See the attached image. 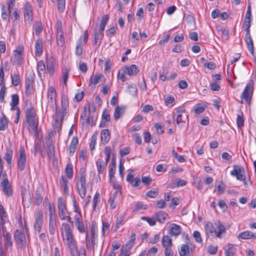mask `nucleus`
Instances as JSON below:
<instances>
[{"label": "nucleus", "instance_id": "obj_52", "mask_svg": "<svg viewBox=\"0 0 256 256\" xmlns=\"http://www.w3.org/2000/svg\"><path fill=\"white\" fill-rule=\"evenodd\" d=\"M56 230V219L50 220L49 230L50 234L54 235Z\"/></svg>", "mask_w": 256, "mask_h": 256}, {"label": "nucleus", "instance_id": "obj_58", "mask_svg": "<svg viewBox=\"0 0 256 256\" xmlns=\"http://www.w3.org/2000/svg\"><path fill=\"white\" fill-rule=\"evenodd\" d=\"M104 76L102 74H96L94 76H91L89 84H93L95 86L98 83L100 80Z\"/></svg>", "mask_w": 256, "mask_h": 256}, {"label": "nucleus", "instance_id": "obj_35", "mask_svg": "<svg viewBox=\"0 0 256 256\" xmlns=\"http://www.w3.org/2000/svg\"><path fill=\"white\" fill-rule=\"evenodd\" d=\"M124 74L128 76H133L138 72V70L136 64H132L130 66H126L124 70Z\"/></svg>", "mask_w": 256, "mask_h": 256}, {"label": "nucleus", "instance_id": "obj_3", "mask_svg": "<svg viewBox=\"0 0 256 256\" xmlns=\"http://www.w3.org/2000/svg\"><path fill=\"white\" fill-rule=\"evenodd\" d=\"M205 230L208 236H215L218 238H221L222 235L226 233L225 227L220 222H216L214 226L210 222H207L205 225Z\"/></svg>", "mask_w": 256, "mask_h": 256}, {"label": "nucleus", "instance_id": "obj_13", "mask_svg": "<svg viewBox=\"0 0 256 256\" xmlns=\"http://www.w3.org/2000/svg\"><path fill=\"white\" fill-rule=\"evenodd\" d=\"M48 102V106L52 108H54L56 105V92L55 88L50 86L47 92Z\"/></svg>", "mask_w": 256, "mask_h": 256}, {"label": "nucleus", "instance_id": "obj_9", "mask_svg": "<svg viewBox=\"0 0 256 256\" xmlns=\"http://www.w3.org/2000/svg\"><path fill=\"white\" fill-rule=\"evenodd\" d=\"M64 242L68 246L72 256H75L78 254L76 242L73 236L62 238Z\"/></svg>", "mask_w": 256, "mask_h": 256}, {"label": "nucleus", "instance_id": "obj_15", "mask_svg": "<svg viewBox=\"0 0 256 256\" xmlns=\"http://www.w3.org/2000/svg\"><path fill=\"white\" fill-rule=\"evenodd\" d=\"M195 249V245L191 244L188 245V244H183L181 246L178 250L180 256H193Z\"/></svg>", "mask_w": 256, "mask_h": 256}, {"label": "nucleus", "instance_id": "obj_4", "mask_svg": "<svg viewBox=\"0 0 256 256\" xmlns=\"http://www.w3.org/2000/svg\"><path fill=\"white\" fill-rule=\"evenodd\" d=\"M98 228L94 222H92L90 226V237L88 238V234H86V246L88 250L94 252V247L96 244V240L98 238L97 234Z\"/></svg>", "mask_w": 256, "mask_h": 256}, {"label": "nucleus", "instance_id": "obj_43", "mask_svg": "<svg viewBox=\"0 0 256 256\" xmlns=\"http://www.w3.org/2000/svg\"><path fill=\"white\" fill-rule=\"evenodd\" d=\"M109 16L108 14L104 15L102 18L98 32L102 33L104 34V32L105 28V26L108 20Z\"/></svg>", "mask_w": 256, "mask_h": 256}, {"label": "nucleus", "instance_id": "obj_27", "mask_svg": "<svg viewBox=\"0 0 256 256\" xmlns=\"http://www.w3.org/2000/svg\"><path fill=\"white\" fill-rule=\"evenodd\" d=\"M56 68V61L53 58H50L46 62V70L50 76L54 74Z\"/></svg>", "mask_w": 256, "mask_h": 256}, {"label": "nucleus", "instance_id": "obj_49", "mask_svg": "<svg viewBox=\"0 0 256 256\" xmlns=\"http://www.w3.org/2000/svg\"><path fill=\"white\" fill-rule=\"evenodd\" d=\"M164 100L166 106L172 107L174 105L175 99L174 96L168 95L164 97Z\"/></svg>", "mask_w": 256, "mask_h": 256}, {"label": "nucleus", "instance_id": "obj_48", "mask_svg": "<svg viewBox=\"0 0 256 256\" xmlns=\"http://www.w3.org/2000/svg\"><path fill=\"white\" fill-rule=\"evenodd\" d=\"M33 28L36 34L38 36L42 31V22L40 21L36 22L33 25Z\"/></svg>", "mask_w": 256, "mask_h": 256}, {"label": "nucleus", "instance_id": "obj_21", "mask_svg": "<svg viewBox=\"0 0 256 256\" xmlns=\"http://www.w3.org/2000/svg\"><path fill=\"white\" fill-rule=\"evenodd\" d=\"M73 225L64 222L62 224L60 230L62 238L73 236L72 234Z\"/></svg>", "mask_w": 256, "mask_h": 256}, {"label": "nucleus", "instance_id": "obj_62", "mask_svg": "<svg viewBox=\"0 0 256 256\" xmlns=\"http://www.w3.org/2000/svg\"><path fill=\"white\" fill-rule=\"evenodd\" d=\"M12 84L14 86H18L20 82V78L18 74H14L11 75Z\"/></svg>", "mask_w": 256, "mask_h": 256}, {"label": "nucleus", "instance_id": "obj_57", "mask_svg": "<svg viewBox=\"0 0 256 256\" xmlns=\"http://www.w3.org/2000/svg\"><path fill=\"white\" fill-rule=\"evenodd\" d=\"M65 173L68 178L71 179L73 177V166L70 164H68L65 168Z\"/></svg>", "mask_w": 256, "mask_h": 256}, {"label": "nucleus", "instance_id": "obj_5", "mask_svg": "<svg viewBox=\"0 0 256 256\" xmlns=\"http://www.w3.org/2000/svg\"><path fill=\"white\" fill-rule=\"evenodd\" d=\"M16 166L18 170L22 172L28 166L26 152L24 146H21L16 154Z\"/></svg>", "mask_w": 256, "mask_h": 256}, {"label": "nucleus", "instance_id": "obj_42", "mask_svg": "<svg viewBox=\"0 0 256 256\" xmlns=\"http://www.w3.org/2000/svg\"><path fill=\"white\" fill-rule=\"evenodd\" d=\"M162 244L164 248H172V240L168 236H164L162 238Z\"/></svg>", "mask_w": 256, "mask_h": 256}, {"label": "nucleus", "instance_id": "obj_30", "mask_svg": "<svg viewBox=\"0 0 256 256\" xmlns=\"http://www.w3.org/2000/svg\"><path fill=\"white\" fill-rule=\"evenodd\" d=\"M182 231L181 227L176 224H172L170 226V234L174 236H178Z\"/></svg>", "mask_w": 256, "mask_h": 256}, {"label": "nucleus", "instance_id": "obj_55", "mask_svg": "<svg viewBox=\"0 0 256 256\" xmlns=\"http://www.w3.org/2000/svg\"><path fill=\"white\" fill-rule=\"evenodd\" d=\"M236 250L232 244H228V248L226 250L224 254L226 256H234V254L236 252Z\"/></svg>", "mask_w": 256, "mask_h": 256}, {"label": "nucleus", "instance_id": "obj_17", "mask_svg": "<svg viewBox=\"0 0 256 256\" xmlns=\"http://www.w3.org/2000/svg\"><path fill=\"white\" fill-rule=\"evenodd\" d=\"M43 223V214L42 210H39L35 214L34 229L36 232H40Z\"/></svg>", "mask_w": 256, "mask_h": 256}, {"label": "nucleus", "instance_id": "obj_39", "mask_svg": "<svg viewBox=\"0 0 256 256\" xmlns=\"http://www.w3.org/2000/svg\"><path fill=\"white\" fill-rule=\"evenodd\" d=\"M12 156L13 151L12 149L10 148H6L4 156V159L8 166L12 164Z\"/></svg>", "mask_w": 256, "mask_h": 256}, {"label": "nucleus", "instance_id": "obj_18", "mask_svg": "<svg viewBox=\"0 0 256 256\" xmlns=\"http://www.w3.org/2000/svg\"><path fill=\"white\" fill-rule=\"evenodd\" d=\"M24 16L25 21L28 22H32L33 19V10L32 5L29 2H26L24 8Z\"/></svg>", "mask_w": 256, "mask_h": 256}, {"label": "nucleus", "instance_id": "obj_6", "mask_svg": "<svg viewBox=\"0 0 256 256\" xmlns=\"http://www.w3.org/2000/svg\"><path fill=\"white\" fill-rule=\"evenodd\" d=\"M0 190L8 197L12 196V188L10 184L8 175L6 172L2 174V179L0 183Z\"/></svg>", "mask_w": 256, "mask_h": 256}, {"label": "nucleus", "instance_id": "obj_24", "mask_svg": "<svg viewBox=\"0 0 256 256\" xmlns=\"http://www.w3.org/2000/svg\"><path fill=\"white\" fill-rule=\"evenodd\" d=\"M34 48L36 56H40L43 52V41L42 39L38 38L36 40L34 44Z\"/></svg>", "mask_w": 256, "mask_h": 256}, {"label": "nucleus", "instance_id": "obj_40", "mask_svg": "<svg viewBox=\"0 0 256 256\" xmlns=\"http://www.w3.org/2000/svg\"><path fill=\"white\" fill-rule=\"evenodd\" d=\"M104 36V34L96 32L94 34V40L93 44L96 46V48H98L101 43Z\"/></svg>", "mask_w": 256, "mask_h": 256}, {"label": "nucleus", "instance_id": "obj_63", "mask_svg": "<svg viewBox=\"0 0 256 256\" xmlns=\"http://www.w3.org/2000/svg\"><path fill=\"white\" fill-rule=\"evenodd\" d=\"M25 86H34V76L32 74L26 75L25 80Z\"/></svg>", "mask_w": 256, "mask_h": 256}, {"label": "nucleus", "instance_id": "obj_26", "mask_svg": "<svg viewBox=\"0 0 256 256\" xmlns=\"http://www.w3.org/2000/svg\"><path fill=\"white\" fill-rule=\"evenodd\" d=\"M244 40L250 53L252 54H254V46L253 41L251 38L250 32L246 33Z\"/></svg>", "mask_w": 256, "mask_h": 256}, {"label": "nucleus", "instance_id": "obj_22", "mask_svg": "<svg viewBox=\"0 0 256 256\" xmlns=\"http://www.w3.org/2000/svg\"><path fill=\"white\" fill-rule=\"evenodd\" d=\"M6 219L7 214L4 210L3 206L0 204V230H2L4 235L6 230L4 224L6 221Z\"/></svg>", "mask_w": 256, "mask_h": 256}, {"label": "nucleus", "instance_id": "obj_37", "mask_svg": "<svg viewBox=\"0 0 256 256\" xmlns=\"http://www.w3.org/2000/svg\"><path fill=\"white\" fill-rule=\"evenodd\" d=\"M76 187L78 194L84 199L86 196V183L77 184Z\"/></svg>", "mask_w": 256, "mask_h": 256}, {"label": "nucleus", "instance_id": "obj_60", "mask_svg": "<svg viewBox=\"0 0 256 256\" xmlns=\"http://www.w3.org/2000/svg\"><path fill=\"white\" fill-rule=\"evenodd\" d=\"M100 203V194L96 192L92 200V208L94 210H96V206Z\"/></svg>", "mask_w": 256, "mask_h": 256}, {"label": "nucleus", "instance_id": "obj_29", "mask_svg": "<svg viewBox=\"0 0 256 256\" xmlns=\"http://www.w3.org/2000/svg\"><path fill=\"white\" fill-rule=\"evenodd\" d=\"M256 235L251 231L246 230L240 232L238 236V238L239 240H250L251 238H255Z\"/></svg>", "mask_w": 256, "mask_h": 256}, {"label": "nucleus", "instance_id": "obj_64", "mask_svg": "<svg viewBox=\"0 0 256 256\" xmlns=\"http://www.w3.org/2000/svg\"><path fill=\"white\" fill-rule=\"evenodd\" d=\"M58 211L66 210V206L62 198H59L58 200Z\"/></svg>", "mask_w": 256, "mask_h": 256}, {"label": "nucleus", "instance_id": "obj_44", "mask_svg": "<svg viewBox=\"0 0 256 256\" xmlns=\"http://www.w3.org/2000/svg\"><path fill=\"white\" fill-rule=\"evenodd\" d=\"M60 182L62 188L64 189V193L68 194V188L67 178L64 176H62L60 180Z\"/></svg>", "mask_w": 256, "mask_h": 256}, {"label": "nucleus", "instance_id": "obj_34", "mask_svg": "<svg viewBox=\"0 0 256 256\" xmlns=\"http://www.w3.org/2000/svg\"><path fill=\"white\" fill-rule=\"evenodd\" d=\"M37 70L40 77L44 76L46 68L44 61L40 60L37 64Z\"/></svg>", "mask_w": 256, "mask_h": 256}, {"label": "nucleus", "instance_id": "obj_14", "mask_svg": "<svg viewBox=\"0 0 256 256\" xmlns=\"http://www.w3.org/2000/svg\"><path fill=\"white\" fill-rule=\"evenodd\" d=\"M135 234L132 233L130 239L121 248L120 256H129L130 254V249L132 247L135 240Z\"/></svg>", "mask_w": 256, "mask_h": 256}, {"label": "nucleus", "instance_id": "obj_28", "mask_svg": "<svg viewBox=\"0 0 256 256\" xmlns=\"http://www.w3.org/2000/svg\"><path fill=\"white\" fill-rule=\"evenodd\" d=\"M126 108V106H117L114 110V118L115 120L119 119L124 114Z\"/></svg>", "mask_w": 256, "mask_h": 256}, {"label": "nucleus", "instance_id": "obj_54", "mask_svg": "<svg viewBox=\"0 0 256 256\" xmlns=\"http://www.w3.org/2000/svg\"><path fill=\"white\" fill-rule=\"evenodd\" d=\"M52 2H57L58 9L60 12H63L65 10L66 0H50Z\"/></svg>", "mask_w": 256, "mask_h": 256}, {"label": "nucleus", "instance_id": "obj_45", "mask_svg": "<svg viewBox=\"0 0 256 256\" xmlns=\"http://www.w3.org/2000/svg\"><path fill=\"white\" fill-rule=\"evenodd\" d=\"M48 155L50 158H52L55 156V148L54 144L52 142H50L48 144Z\"/></svg>", "mask_w": 256, "mask_h": 256}, {"label": "nucleus", "instance_id": "obj_46", "mask_svg": "<svg viewBox=\"0 0 256 256\" xmlns=\"http://www.w3.org/2000/svg\"><path fill=\"white\" fill-rule=\"evenodd\" d=\"M193 110L195 113V116H197L204 111L205 108L202 104H198L194 106Z\"/></svg>", "mask_w": 256, "mask_h": 256}, {"label": "nucleus", "instance_id": "obj_11", "mask_svg": "<svg viewBox=\"0 0 256 256\" xmlns=\"http://www.w3.org/2000/svg\"><path fill=\"white\" fill-rule=\"evenodd\" d=\"M253 83L254 82L252 80L251 82L246 84L241 96V98H243L249 106L250 104L253 93Z\"/></svg>", "mask_w": 256, "mask_h": 256}, {"label": "nucleus", "instance_id": "obj_36", "mask_svg": "<svg viewBox=\"0 0 256 256\" xmlns=\"http://www.w3.org/2000/svg\"><path fill=\"white\" fill-rule=\"evenodd\" d=\"M19 102L18 96L17 94H13L12 96V100L10 103V110H17L18 108H20L18 107H16Z\"/></svg>", "mask_w": 256, "mask_h": 256}, {"label": "nucleus", "instance_id": "obj_8", "mask_svg": "<svg viewBox=\"0 0 256 256\" xmlns=\"http://www.w3.org/2000/svg\"><path fill=\"white\" fill-rule=\"evenodd\" d=\"M24 48L22 46H18L13 51L11 60L16 63L18 66L20 67L24 61Z\"/></svg>", "mask_w": 256, "mask_h": 256}, {"label": "nucleus", "instance_id": "obj_19", "mask_svg": "<svg viewBox=\"0 0 256 256\" xmlns=\"http://www.w3.org/2000/svg\"><path fill=\"white\" fill-rule=\"evenodd\" d=\"M74 220L75 225L78 232L80 233H84L86 232V228L80 212H78L75 215Z\"/></svg>", "mask_w": 256, "mask_h": 256}, {"label": "nucleus", "instance_id": "obj_25", "mask_svg": "<svg viewBox=\"0 0 256 256\" xmlns=\"http://www.w3.org/2000/svg\"><path fill=\"white\" fill-rule=\"evenodd\" d=\"M42 192L43 188L42 186H39L36 188L34 202L37 206H39L42 203L43 200V197L42 196Z\"/></svg>", "mask_w": 256, "mask_h": 256}, {"label": "nucleus", "instance_id": "obj_12", "mask_svg": "<svg viewBox=\"0 0 256 256\" xmlns=\"http://www.w3.org/2000/svg\"><path fill=\"white\" fill-rule=\"evenodd\" d=\"M174 110L176 111V113L174 112L172 116L174 118L176 116V121L177 124L180 122H185L186 121L188 120V116L184 108L180 107L177 108Z\"/></svg>", "mask_w": 256, "mask_h": 256}, {"label": "nucleus", "instance_id": "obj_16", "mask_svg": "<svg viewBox=\"0 0 256 256\" xmlns=\"http://www.w3.org/2000/svg\"><path fill=\"white\" fill-rule=\"evenodd\" d=\"M244 174V168L240 166H234V169L230 172V174L232 176H236L238 180L242 182L246 180V176Z\"/></svg>", "mask_w": 256, "mask_h": 256}, {"label": "nucleus", "instance_id": "obj_38", "mask_svg": "<svg viewBox=\"0 0 256 256\" xmlns=\"http://www.w3.org/2000/svg\"><path fill=\"white\" fill-rule=\"evenodd\" d=\"M126 222L125 214H120L117 216L115 225V231L118 230L120 226L123 225Z\"/></svg>", "mask_w": 256, "mask_h": 256}, {"label": "nucleus", "instance_id": "obj_33", "mask_svg": "<svg viewBox=\"0 0 256 256\" xmlns=\"http://www.w3.org/2000/svg\"><path fill=\"white\" fill-rule=\"evenodd\" d=\"M101 141L104 144H107L110 138V132L108 129L102 130L100 133Z\"/></svg>", "mask_w": 256, "mask_h": 256}, {"label": "nucleus", "instance_id": "obj_10", "mask_svg": "<svg viewBox=\"0 0 256 256\" xmlns=\"http://www.w3.org/2000/svg\"><path fill=\"white\" fill-rule=\"evenodd\" d=\"M56 38L58 46L64 47L65 45V40L64 36V32L62 22L60 20H58L56 24Z\"/></svg>", "mask_w": 256, "mask_h": 256}, {"label": "nucleus", "instance_id": "obj_1", "mask_svg": "<svg viewBox=\"0 0 256 256\" xmlns=\"http://www.w3.org/2000/svg\"><path fill=\"white\" fill-rule=\"evenodd\" d=\"M26 119L28 126V129L31 132H34L35 136L38 135V120L36 115L35 108L30 104L26 110Z\"/></svg>", "mask_w": 256, "mask_h": 256}, {"label": "nucleus", "instance_id": "obj_53", "mask_svg": "<svg viewBox=\"0 0 256 256\" xmlns=\"http://www.w3.org/2000/svg\"><path fill=\"white\" fill-rule=\"evenodd\" d=\"M102 228V236L104 237L109 232L110 225L108 222L103 221Z\"/></svg>", "mask_w": 256, "mask_h": 256}, {"label": "nucleus", "instance_id": "obj_59", "mask_svg": "<svg viewBox=\"0 0 256 256\" xmlns=\"http://www.w3.org/2000/svg\"><path fill=\"white\" fill-rule=\"evenodd\" d=\"M236 124L238 128H240L244 126V119L243 113L240 111V114L237 115L236 118Z\"/></svg>", "mask_w": 256, "mask_h": 256}, {"label": "nucleus", "instance_id": "obj_47", "mask_svg": "<svg viewBox=\"0 0 256 256\" xmlns=\"http://www.w3.org/2000/svg\"><path fill=\"white\" fill-rule=\"evenodd\" d=\"M69 70L66 66H64L62 68V80L63 84L65 86L67 84V81L68 78Z\"/></svg>", "mask_w": 256, "mask_h": 256}, {"label": "nucleus", "instance_id": "obj_51", "mask_svg": "<svg viewBox=\"0 0 256 256\" xmlns=\"http://www.w3.org/2000/svg\"><path fill=\"white\" fill-rule=\"evenodd\" d=\"M58 214L60 218L62 220H66L70 223L72 226L74 224L73 221L72 220L71 218L69 216H66V210H62L58 211Z\"/></svg>", "mask_w": 256, "mask_h": 256}, {"label": "nucleus", "instance_id": "obj_20", "mask_svg": "<svg viewBox=\"0 0 256 256\" xmlns=\"http://www.w3.org/2000/svg\"><path fill=\"white\" fill-rule=\"evenodd\" d=\"M116 188V192L113 194L112 196H110L108 200V202L110 204V209L112 210H114L116 206L117 202H116V198L118 194H121V186H115Z\"/></svg>", "mask_w": 256, "mask_h": 256}, {"label": "nucleus", "instance_id": "obj_41", "mask_svg": "<svg viewBox=\"0 0 256 256\" xmlns=\"http://www.w3.org/2000/svg\"><path fill=\"white\" fill-rule=\"evenodd\" d=\"M154 216L157 221L160 223H164L168 216L167 214L162 210L156 212Z\"/></svg>", "mask_w": 256, "mask_h": 256}, {"label": "nucleus", "instance_id": "obj_50", "mask_svg": "<svg viewBox=\"0 0 256 256\" xmlns=\"http://www.w3.org/2000/svg\"><path fill=\"white\" fill-rule=\"evenodd\" d=\"M82 36H80L76 43L75 54L78 56H80L82 54L83 47L82 44Z\"/></svg>", "mask_w": 256, "mask_h": 256}, {"label": "nucleus", "instance_id": "obj_61", "mask_svg": "<svg viewBox=\"0 0 256 256\" xmlns=\"http://www.w3.org/2000/svg\"><path fill=\"white\" fill-rule=\"evenodd\" d=\"M103 163L104 161L102 158H98L96 162L98 172L99 174H102L104 172V168L103 166Z\"/></svg>", "mask_w": 256, "mask_h": 256}, {"label": "nucleus", "instance_id": "obj_31", "mask_svg": "<svg viewBox=\"0 0 256 256\" xmlns=\"http://www.w3.org/2000/svg\"><path fill=\"white\" fill-rule=\"evenodd\" d=\"M86 176L85 170L81 168L79 176L76 178V185L86 183Z\"/></svg>", "mask_w": 256, "mask_h": 256}, {"label": "nucleus", "instance_id": "obj_2", "mask_svg": "<svg viewBox=\"0 0 256 256\" xmlns=\"http://www.w3.org/2000/svg\"><path fill=\"white\" fill-rule=\"evenodd\" d=\"M62 108L58 110L56 106L55 114L54 116V119L55 122L54 126L57 130H60L62 126V124L64 120V116L67 114L68 108V100L67 97L62 96L61 100Z\"/></svg>", "mask_w": 256, "mask_h": 256}, {"label": "nucleus", "instance_id": "obj_56", "mask_svg": "<svg viewBox=\"0 0 256 256\" xmlns=\"http://www.w3.org/2000/svg\"><path fill=\"white\" fill-rule=\"evenodd\" d=\"M8 126V120L5 116L0 118V130H4Z\"/></svg>", "mask_w": 256, "mask_h": 256}, {"label": "nucleus", "instance_id": "obj_7", "mask_svg": "<svg viewBox=\"0 0 256 256\" xmlns=\"http://www.w3.org/2000/svg\"><path fill=\"white\" fill-rule=\"evenodd\" d=\"M14 239L17 247L24 249L27 245V240L24 232L16 230L14 233Z\"/></svg>", "mask_w": 256, "mask_h": 256}, {"label": "nucleus", "instance_id": "obj_23", "mask_svg": "<svg viewBox=\"0 0 256 256\" xmlns=\"http://www.w3.org/2000/svg\"><path fill=\"white\" fill-rule=\"evenodd\" d=\"M78 144V140L76 136L72 138L70 145L67 148V152L70 156H72L76 150V148Z\"/></svg>", "mask_w": 256, "mask_h": 256}, {"label": "nucleus", "instance_id": "obj_32", "mask_svg": "<svg viewBox=\"0 0 256 256\" xmlns=\"http://www.w3.org/2000/svg\"><path fill=\"white\" fill-rule=\"evenodd\" d=\"M110 120V115L106 110H104L102 114V120L100 124L101 128L104 127L108 124Z\"/></svg>", "mask_w": 256, "mask_h": 256}]
</instances>
